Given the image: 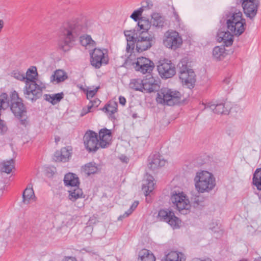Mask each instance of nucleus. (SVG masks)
I'll use <instances>...</instances> for the list:
<instances>
[{
  "instance_id": "obj_1",
  "label": "nucleus",
  "mask_w": 261,
  "mask_h": 261,
  "mask_svg": "<svg viewBox=\"0 0 261 261\" xmlns=\"http://www.w3.org/2000/svg\"><path fill=\"white\" fill-rule=\"evenodd\" d=\"M150 24L148 20H141L138 22L137 29L125 31L124 35L126 38L127 44L126 50L127 52L131 49H133L135 44L136 50L141 53L150 48L155 42L153 35L149 34Z\"/></svg>"
},
{
  "instance_id": "obj_2",
  "label": "nucleus",
  "mask_w": 261,
  "mask_h": 261,
  "mask_svg": "<svg viewBox=\"0 0 261 261\" xmlns=\"http://www.w3.org/2000/svg\"><path fill=\"white\" fill-rule=\"evenodd\" d=\"M83 32L82 26L74 22L65 23L60 29L58 45L64 51L69 50Z\"/></svg>"
},
{
  "instance_id": "obj_3",
  "label": "nucleus",
  "mask_w": 261,
  "mask_h": 261,
  "mask_svg": "<svg viewBox=\"0 0 261 261\" xmlns=\"http://www.w3.org/2000/svg\"><path fill=\"white\" fill-rule=\"evenodd\" d=\"M227 29L235 36L242 34L245 30L246 20L242 17V12L237 9H232L226 14Z\"/></svg>"
},
{
  "instance_id": "obj_4",
  "label": "nucleus",
  "mask_w": 261,
  "mask_h": 261,
  "mask_svg": "<svg viewBox=\"0 0 261 261\" xmlns=\"http://www.w3.org/2000/svg\"><path fill=\"white\" fill-rule=\"evenodd\" d=\"M195 186L199 193L209 192L216 186L213 174L207 171L196 173L194 177Z\"/></svg>"
},
{
  "instance_id": "obj_5",
  "label": "nucleus",
  "mask_w": 261,
  "mask_h": 261,
  "mask_svg": "<svg viewBox=\"0 0 261 261\" xmlns=\"http://www.w3.org/2000/svg\"><path fill=\"white\" fill-rule=\"evenodd\" d=\"M181 94L176 90L162 88L158 93L156 101L161 104L173 106L179 102Z\"/></svg>"
},
{
  "instance_id": "obj_6",
  "label": "nucleus",
  "mask_w": 261,
  "mask_h": 261,
  "mask_svg": "<svg viewBox=\"0 0 261 261\" xmlns=\"http://www.w3.org/2000/svg\"><path fill=\"white\" fill-rule=\"evenodd\" d=\"M25 86L23 90L24 96L31 101H36L41 97L44 86L39 85L35 81L28 79L25 81Z\"/></svg>"
},
{
  "instance_id": "obj_7",
  "label": "nucleus",
  "mask_w": 261,
  "mask_h": 261,
  "mask_svg": "<svg viewBox=\"0 0 261 261\" xmlns=\"http://www.w3.org/2000/svg\"><path fill=\"white\" fill-rule=\"evenodd\" d=\"M179 79L182 83L189 88L193 87L195 82V74L193 69L188 67L185 60L181 61L178 64Z\"/></svg>"
},
{
  "instance_id": "obj_8",
  "label": "nucleus",
  "mask_w": 261,
  "mask_h": 261,
  "mask_svg": "<svg viewBox=\"0 0 261 261\" xmlns=\"http://www.w3.org/2000/svg\"><path fill=\"white\" fill-rule=\"evenodd\" d=\"M170 200L173 206L180 212L186 211L185 214L191 206V204L187 196L183 192L173 191L171 194Z\"/></svg>"
},
{
  "instance_id": "obj_9",
  "label": "nucleus",
  "mask_w": 261,
  "mask_h": 261,
  "mask_svg": "<svg viewBox=\"0 0 261 261\" xmlns=\"http://www.w3.org/2000/svg\"><path fill=\"white\" fill-rule=\"evenodd\" d=\"M10 98L8 97L9 107L14 115L18 117L21 118L26 112L25 107L22 102V100L19 97L16 91L11 92Z\"/></svg>"
},
{
  "instance_id": "obj_10",
  "label": "nucleus",
  "mask_w": 261,
  "mask_h": 261,
  "mask_svg": "<svg viewBox=\"0 0 261 261\" xmlns=\"http://www.w3.org/2000/svg\"><path fill=\"white\" fill-rule=\"evenodd\" d=\"M91 65L96 69L99 68L102 65L108 63L109 58L106 49L95 48L90 53Z\"/></svg>"
},
{
  "instance_id": "obj_11",
  "label": "nucleus",
  "mask_w": 261,
  "mask_h": 261,
  "mask_svg": "<svg viewBox=\"0 0 261 261\" xmlns=\"http://www.w3.org/2000/svg\"><path fill=\"white\" fill-rule=\"evenodd\" d=\"M157 218L161 221L167 222L173 229L179 227L180 220L172 211L168 209L161 210L158 213Z\"/></svg>"
},
{
  "instance_id": "obj_12",
  "label": "nucleus",
  "mask_w": 261,
  "mask_h": 261,
  "mask_svg": "<svg viewBox=\"0 0 261 261\" xmlns=\"http://www.w3.org/2000/svg\"><path fill=\"white\" fill-rule=\"evenodd\" d=\"M158 70L160 76L166 79L172 77L176 73L175 65L171 61L166 59L159 62Z\"/></svg>"
},
{
  "instance_id": "obj_13",
  "label": "nucleus",
  "mask_w": 261,
  "mask_h": 261,
  "mask_svg": "<svg viewBox=\"0 0 261 261\" xmlns=\"http://www.w3.org/2000/svg\"><path fill=\"white\" fill-rule=\"evenodd\" d=\"M86 148L89 152L96 151L99 147L97 134L93 130L86 132L83 138Z\"/></svg>"
},
{
  "instance_id": "obj_14",
  "label": "nucleus",
  "mask_w": 261,
  "mask_h": 261,
  "mask_svg": "<svg viewBox=\"0 0 261 261\" xmlns=\"http://www.w3.org/2000/svg\"><path fill=\"white\" fill-rule=\"evenodd\" d=\"M165 37L164 45L169 48L176 49L182 43V39L176 31H167L165 34Z\"/></svg>"
},
{
  "instance_id": "obj_15",
  "label": "nucleus",
  "mask_w": 261,
  "mask_h": 261,
  "mask_svg": "<svg viewBox=\"0 0 261 261\" xmlns=\"http://www.w3.org/2000/svg\"><path fill=\"white\" fill-rule=\"evenodd\" d=\"M133 65L136 71L143 74L150 73L154 67V64L152 61L143 57L138 58Z\"/></svg>"
},
{
  "instance_id": "obj_16",
  "label": "nucleus",
  "mask_w": 261,
  "mask_h": 261,
  "mask_svg": "<svg viewBox=\"0 0 261 261\" xmlns=\"http://www.w3.org/2000/svg\"><path fill=\"white\" fill-rule=\"evenodd\" d=\"M259 6L258 0H244L242 2V7L246 16L252 19L256 14Z\"/></svg>"
},
{
  "instance_id": "obj_17",
  "label": "nucleus",
  "mask_w": 261,
  "mask_h": 261,
  "mask_svg": "<svg viewBox=\"0 0 261 261\" xmlns=\"http://www.w3.org/2000/svg\"><path fill=\"white\" fill-rule=\"evenodd\" d=\"M141 92L151 93L158 91L159 89V81L152 76L142 80Z\"/></svg>"
},
{
  "instance_id": "obj_18",
  "label": "nucleus",
  "mask_w": 261,
  "mask_h": 261,
  "mask_svg": "<svg viewBox=\"0 0 261 261\" xmlns=\"http://www.w3.org/2000/svg\"><path fill=\"white\" fill-rule=\"evenodd\" d=\"M166 161L158 153L151 154L148 159V167L151 170H155L166 164Z\"/></svg>"
},
{
  "instance_id": "obj_19",
  "label": "nucleus",
  "mask_w": 261,
  "mask_h": 261,
  "mask_svg": "<svg viewBox=\"0 0 261 261\" xmlns=\"http://www.w3.org/2000/svg\"><path fill=\"white\" fill-rule=\"evenodd\" d=\"M72 154V148L70 146L63 147L60 151L55 152L54 160L56 162H66L69 160Z\"/></svg>"
},
{
  "instance_id": "obj_20",
  "label": "nucleus",
  "mask_w": 261,
  "mask_h": 261,
  "mask_svg": "<svg viewBox=\"0 0 261 261\" xmlns=\"http://www.w3.org/2000/svg\"><path fill=\"white\" fill-rule=\"evenodd\" d=\"M235 35L232 34L228 29L227 31L219 30L217 39L219 42H223L224 46H230L233 41V36Z\"/></svg>"
},
{
  "instance_id": "obj_21",
  "label": "nucleus",
  "mask_w": 261,
  "mask_h": 261,
  "mask_svg": "<svg viewBox=\"0 0 261 261\" xmlns=\"http://www.w3.org/2000/svg\"><path fill=\"white\" fill-rule=\"evenodd\" d=\"M111 138V130L106 128L100 129L99 132V146L101 148L107 147L110 144Z\"/></svg>"
},
{
  "instance_id": "obj_22",
  "label": "nucleus",
  "mask_w": 261,
  "mask_h": 261,
  "mask_svg": "<svg viewBox=\"0 0 261 261\" xmlns=\"http://www.w3.org/2000/svg\"><path fill=\"white\" fill-rule=\"evenodd\" d=\"M204 108H209L214 113L217 114H227L229 112L228 109L225 106V104L223 103L217 104L208 103L205 105Z\"/></svg>"
},
{
  "instance_id": "obj_23",
  "label": "nucleus",
  "mask_w": 261,
  "mask_h": 261,
  "mask_svg": "<svg viewBox=\"0 0 261 261\" xmlns=\"http://www.w3.org/2000/svg\"><path fill=\"white\" fill-rule=\"evenodd\" d=\"M186 258L183 253L176 251L169 252L162 259V261H185Z\"/></svg>"
},
{
  "instance_id": "obj_24",
  "label": "nucleus",
  "mask_w": 261,
  "mask_h": 261,
  "mask_svg": "<svg viewBox=\"0 0 261 261\" xmlns=\"http://www.w3.org/2000/svg\"><path fill=\"white\" fill-rule=\"evenodd\" d=\"M154 178L152 176L147 175L146 179L144 181L142 190L145 196L149 195L154 189Z\"/></svg>"
},
{
  "instance_id": "obj_25",
  "label": "nucleus",
  "mask_w": 261,
  "mask_h": 261,
  "mask_svg": "<svg viewBox=\"0 0 261 261\" xmlns=\"http://www.w3.org/2000/svg\"><path fill=\"white\" fill-rule=\"evenodd\" d=\"M35 198L33 186L31 184H29L24 190L22 194V201L24 203L28 204L30 203L32 200Z\"/></svg>"
},
{
  "instance_id": "obj_26",
  "label": "nucleus",
  "mask_w": 261,
  "mask_h": 261,
  "mask_svg": "<svg viewBox=\"0 0 261 261\" xmlns=\"http://www.w3.org/2000/svg\"><path fill=\"white\" fill-rule=\"evenodd\" d=\"M64 182L66 186H69L72 187H76L79 184L78 177L76 174L72 173H68L65 175Z\"/></svg>"
},
{
  "instance_id": "obj_27",
  "label": "nucleus",
  "mask_w": 261,
  "mask_h": 261,
  "mask_svg": "<svg viewBox=\"0 0 261 261\" xmlns=\"http://www.w3.org/2000/svg\"><path fill=\"white\" fill-rule=\"evenodd\" d=\"M67 77V75L64 71L59 69L57 70L54 72V74L51 75L50 80V82L52 83L56 82L57 83H59L64 81Z\"/></svg>"
},
{
  "instance_id": "obj_28",
  "label": "nucleus",
  "mask_w": 261,
  "mask_h": 261,
  "mask_svg": "<svg viewBox=\"0 0 261 261\" xmlns=\"http://www.w3.org/2000/svg\"><path fill=\"white\" fill-rule=\"evenodd\" d=\"M155 258L148 250L143 249L139 253L138 261H155Z\"/></svg>"
},
{
  "instance_id": "obj_29",
  "label": "nucleus",
  "mask_w": 261,
  "mask_h": 261,
  "mask_svg": "<svg viewBox=\"0 0 261 261\" xmlns=\"http://www.w3.org/2000/svg\"><path fill=\"white\" fill-rule=\"evenodd\" d=\"M151 23L156 27H162L164 25L165 18L160 13H154L151 15Z\"/></svg>"
},
{
  "instance_id": "obj_30",
  "label": "nucleus",
  "mask_w": 261,
  "mask_h": 261,
  "mask_svg": "<svg viewBox=\"0 0 261 261\" xmlns=\"http://www.w3.org/2000/svg\"><path fill=\"white\" fill-rule=\"evenodd\" d=\"M69 199L72 201H75L78 198H82L83 194L82 189L79 188L78 186L74 187L73 189L69 191Z\"/></svg>"
},
{
  "instance_id": "obj_31",
  "label": "nucleus",
  "mask_w": 261,
  "mask_h": 261,
  "mask_svg": "<svg viewBox=\"0 0 261 261\" xmlns=\"http://www.w3.org/2000/svg\"><path fill=\"white\" fill-rule=\"evenodd\" d=\"M98 169L96 163L94 162L88 163L83 167V171L88 175L96 173L97 172Z\"/></svg>"
},
{
  "instance_id": "obj_32",
  "label": "nucleus",
  "mask_w": 261,
  "mask_h": 261,
  "mask_svg": "<svg viewBox=\"0 0 261 261\" xmlns=\"http://www.w3.org/2000/svg\"><path fill=\"white\" fill-rule=\"evenodd\" d=\"M117 103L115 101H110L103 108V110H106V112L109 114L110 117L113 118L114 114L117 110Z\"/></svg>"
},
{
  "instance_id": "obj_33",
  "label": "nucleus",
  "mask_w": 261,
  "mask_h": 261,
  "mask_svg": "<svg viewBox=\"0 0 261 261\" xmlns=\"http://www.w3.org/2000/svg\"><path fill=\"white\" fill-rule=\"evenodd\" d=\"M63 95L64 94L62 92L53 95L46 94L45 99L51 103L53 105H55L63 98Z\"/></svg>"
},
{
  "instance_id": "obj_34",
  "label": "nucleus",
  "mask_w": 261,
  "mask_h": 261,
  "mask_svg": "<svg viewBox=\"0 0 261 261\" xmlns=\"http://www.w3.org/2000/svg\"><path fill=\"white\" fill-rule=\"evenodd\" d=\"M252 182L258 190H261V169H257L255 171Z\"/></svg>"
},
{
  "instance_id": "obj_35",
  "label": "nucleus",
  "mask_w": 261,
  "mask_h": 261,
  "mask_svg": "<svg viewBox=\"0 0 261 261\" xmlns=\"http://www.w3.org/2000/svg\"><path fill=\"white\" fill-rule=\"evenodd\" d=\"M225 49L224 46H216L213 49V55L216 59L221 60L222 57H224Z\"/></svg>"
},
{
  "instance_id": "obj_36",
  "label": "nucleus",
  "mask_w": 261,
  "mask_h": 261,
  "mask_svg": "<svg viewBox=\"0 0 261 261\" xmlns=\"http://www.w3.org/2000/svg\"><path fill=\"white\" fill-rule=\"evenodd\" d=\"M14 168V160L11 159L9 161L4 162L3 163V167L2 168V171L7 173H10Z\"/></svg>"
},
{
  "instance_id": "obj_37",
  "label": "nucleus",
  "mask_w": 261,
  "mask_h": 261,
  "mask_svg": "<svg viewBox=\"0 0 261 261\" xmlns=\"http://www.w3.org/2000/svg\"><path fill=\"white\" fill-rule=\"evenodd\" d=\"M142 82L141 79H133L129 83V87L136 91H141Z\"/></svg>"
},
{
  "instance_id": "obj_38",
  "label": "nucleus",
  "mask_w": 261,
  "mask_h": 261,
  "mask_svg": "<svg viewBox=\"0 0 261 261\" xmlns=\"http://www.w3.org/2000/svg\"><path fill=\"white\" fill-rule=\"evenodd\" d=\"M138 204H139V201H135L133 203L132 205L130 206L129 209L127 211H126L123 215H120L118 217V220H120V221L122 220V219L123 218H126V217H128V216H129L133 213V212L136 208V207L138 206Z\"/></svg>"
},
{
  "instance_id": "obj_39",
  "label": "nucleus",
  "mask_w": 261,
  "mask_h": 261,
  "mask_svg": "<svg viewBox=\"0 0 261 261\" xmlns=\"http://www.w3.org/2000/svg\"><path fill=\"white\" fill-rule=\"evenodd\" d=\"M80 42L84 46H87L88 45L93 44L94 43L91 36L89 35L81 36Z\"/></svg>"
},
{
  "instance_id": "obj_40",
  "label": "nucleus",
  "mask_w": 261,
  "mask_h": 261,
  "mask_svg": "<svg viewBox=\"0 0 261 261\" xmlns=\"http://www.w3.org/2000/svg\"><path fill=\"white\" fill-rule=\"evenodd\" d=\"M202 198L199 195H195L191 198V203L194 207L202 206Z\"/></svg>"
},
{
  "instance_id": "obj_41",
  "label": "nucleus",
  "mask_w": 261,
  "mask_h": 261,
  "mask_svg": "<svg viewBox=\"0 0 261 261\" xmlns=\"http://www.w3.org/2000/svg\"><path fill=\"white\" fill-rule=\"evenodd\" d=\"M37 75V72L36 71V69L35 68V70L34 69H29L27 73H26V80L28 81V79H29L30 80L32 81H35L36 79V76Z\"/></svg>"
},
{
  "instance_id": "obj_42",
  "label": "nucleus",
  "mask_w": 261,
  "mask_h": 261,
  "mask_svg": "<svg viewBox=\"0 0 261 261\" xmlns=\"http://www.w3.org/2000/svg\"><path fill=\"white\" fill-rule=\"evenodd\" d=\"M153 6L152 3L149 0H145L142 3V6L139 9L143 12L144 11L150 9Z\"/></svg>"
},
{
  "instance_id": "obj_43",
  "label": "nucleus",
  "mask_w": 261,
  "mask_h": 261,
  "mask_svg": "<svg viewBox=\"0 0 261 261\" xmlns=\"http://www.w3.org/2000/svg\"><path fill=\"white\" fill-rule=\"evenodd\" d=\"M142 12L141 11V9H138L134 11V12L131 14L130 17L134 19L135 21H138V22L141 20H143L142 18L139 19V17L142 15Z\"/></svg>"
},
{
  "instance_id": "obj_44",
  "label": "nucleus",
  "mask_w": 261,
  "mask_h": 261,
  "mask_svg": "<svg viewBox=\"0 0 261 261\" xmlns=\"http://www.w3.org/2000/svg\"><path fill=\"white\" fill-rule=\"evenodd\" d=\"M12 76L20 81L26 80V76H25L24 74L17 70L13 71L12 72Z\"/></svg>"
},
{
  "instance_id": "obj_45",
  "label": "nucleus",
  "mask_w": 261,
  "mask_h": 261,
  "mask_svg": "<svg viewBox=\"0 0 261 261\" xmlns=\"http://www.w3.org/2000/svg\"><path fill=\"white\" fill-rule=\"evenodd\" d=\"M100 102V101L97 99V98H95L92 100H91L90 101V105H89L90 107H91V108H93V107H97L98 106V105H99Z\"/></svg>"
},
{
  "instance_id": "obj_46",
  "label": "nucleus",
  "mask_w": 261,
  "mask_h": 261,
  "mask_svg": "<svg viewBox=\"0 0 261 261\" xmlns=\"http://www.w3.org/2000/svg\"><path fill=\"white\" fill-rule=\"evenodd\" d=\"M91 109L92 108H91V107L89 106V105L88 106L87 108H83V110H82V112L81 113V115L82 116H84L85 115H86L88 113L90 112L91 111Z\"/></svg>"
},
{
  "instance_id": "obj_47",
  "label": "nucleus",
  "mask_w": 261,
  "mask_h": 261,
  "mask_svg": "<svg viewBox=\"0 0 261 261\" xmlns=\"http://www.w3.org/2000/svg\"><path fill=\"white\" fill-rule=\"evenodd\" d=\"M96 92H97V90H90V91H88L87 94V97H93L94 96V95L96 94Z\"/></svg>"
},
{
  "instance_id": "obj_48",
  "label": "nucleus",
  "mask_w": 261,
  "mask_h": 261,
  "mask_svg": "<svg viewBox=\"0 0 261 261\" xmlns=\"http://www.w3.org/2000/svg\"><path fill=\"white\" fill-rule=\"evenodd\" d=\"M119 101L120 104L124 106L126 103V99L124 97L120 96L119 98Z\"/></svg>"
},
{
  "instance_id": "obj_49",
  "label": "nucleus",
  "mask_w": 261,
  "mask_h": 261,
  "mask_svg": "<svg viewBox=\"0 0 261 261\" xmlns=\"http://www.w3.org/2000/svg\"><path fill=\"white\" fill-rule=\"evenodd\" d=\"M191 261H212V260L210 258H206L204 260L200 259L198 258H194Z\"/></svg>"
},
{
  "instance_id": "obj_50",
  "label": "nucleus",
  "mask_w": 261,
  "mask_h": 261,
  "mask_svg": "<svg viewBox=\"0 0 261 261\" xmlns=\"http://www.w3.org/2000/svg\"><path fill=\"white\" fill-rule=\"evenodd\" d=\"M4 26V21L3 20L0 19V32L1 31V30L3 28Z\"/></svg>"
},
{
  "instance_id": "obj_51",
  "label": "nucleus",
  "mask_w": 261,
  "mask_h": 261,
  "mask_svg": "<svg viewBox=\"0 0 261 261\" xmlns=\"http://www.w3.org/2000/svg\"><path fill=\"white\" fill-rule=\"evenodd\" d=\"M223 82L226 84H228L230 82L229 78H226L223 80Z\"/></svg>"
},
{
  "instance_id": "obj_52",
  "label": "nucleus",
  "mask_w": 261,
  "mask_h": 261,
  "mask_svg": "<svg viewBox=\"0 0 261 261\" xmlns=\"http://www.w3.org/2000/svg\"><path fill=\"white\" fill-rule=\"evenodd\" d=\"M65 261H76L75 258L72 257H68Z\"/></svg>"
},
{
  "instance_id": "obj_53",
  "label": "nucleus",
  "mask_w": 261,
  "mask_h": 261,
  "mask_svg": "<svg viewBox=\"0 0 261 261\" xmlns=\"http://www.w3.org/2000/svg\"><path fill=\"white\" fill-rule=\"evenodd\" d=\"M25 119H21L20 120V123L21 124L24 125L25 123Z\"/></svg>"
},
{
  "instance_id": "obj_54",
  "label": "nucleus",
  "mask_w": 261,
  "mask_h": 261,
  "mask_svg": "<svg viewBox=\"0 0 261 261\" xmlns=\"http://www.w3.org/2000/svg\"><path fill=\"white\" fill-rule=\"evenodd\" d=\"M174 16L175 17V19L177 20V21H179V17L177 15V14L176 13H174Z\"/></svg>"
},
{
  "instance_id": "obj_55",
  "label": "nucleus",
  "mask_w": 261,
  "mask_h": 261,
  "mask_svg": "<svg viewBox=\"0 0 261 261\" xmlns=\"http://www.w3.org/2000/svg\"><path fill=\"white\" fill-rule=\"evenodd\" d=\"M254 261H261V257H258L257 258H255Z\"/></svg>"
},
{
  "instance_id": "obj_56",
  "label": "nucleus",
  "mask_w": 261,
  "mask_h": 261,
  "mask_svg": "<svg viewBox=\"0 0 261 261\" xmlns=\"http://www.w3.org/2000/svg\"><path fill=\"white\" fill-rule=\"evenodd\" d=\"M259 202L261 203V194L259 195Z\"/></svg>"
},
{
  "instance_id": "obj_57",
  "label": "nucleus",
  "mask_w": 261,
  "mask_h": 261,
  "mask_svg": "<svg viewBox=\"0 0 261 261\" xmlns=\"http://www.w3.org/2000/svg\"><path fill=\"white\" fill-rule=\"evenodd\" d=\"M239 261H248V260L247 259H241V260H240Z\"/></svg>"
},
{
  "instance_id": "obj_58",
  "label": "nucleus",
  "mask_w": 261,
  "mask_h": 261,
  "mask_svg": "<svg viewBox=\"0 0 261 261\" xmlns=\"http://www.w3.org/2000/svg\"><path fill=\"white\" fill-rule=\"evenodd\" d=\"M127 160H128V159H126V161H125V162H127Z\"/></svg>"
}]
</instances>
